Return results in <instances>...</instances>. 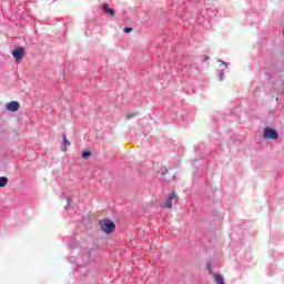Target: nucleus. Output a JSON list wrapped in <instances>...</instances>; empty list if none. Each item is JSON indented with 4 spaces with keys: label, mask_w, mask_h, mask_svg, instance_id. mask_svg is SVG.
Wrapping results in <instances>:
<instances>
[{
    "label": "nucleus",
    "mask_w": 284,
    "mask_h": 284,
    "mask_svg": "<svg viewBox=\"0 0 284 284\" xmlns=\"http://www.w3.org/2000/svg\"><path fill=\"white\" fill-rule=\"evenodd\" d=\"M100 229L102 232H105V234H112V232L116 230V225L110 220H102L100 221Z\"/></svg>",
    "instance_id": "f257e3e1"
},
{
    "label": "nucleus",
    "mask_w": 284,
    "mask_h": 284,
    "mask_svg": "<svg viewBox=\"0 0 284 284\" xmlns=\"http://www.w3.org/2000/svg\"><path fill=\"white\" fill-rule=\"evenodd\" d=\"M263 135L266 140L272 139L273 141H276V139H278V132L274 129H270V126L264 128Z\"/></svg>",
    "instance_id": "f03ea898"
},
{
    "label": "nucleus",
    "mask_w": 284,
    "mask_h": 284,
    "mask_svg": "<svg viewBox=\"0 0 284 284\" xmlns=\"http://www.w3.org/2000/svg\"><path fill=\"white\" fill-rule=\"evenodd\" d=\"M11 54L16 59V62L19 63V61L26 57V50L23 48H18L13 50Z\"/></svg>",
    "instance_id": "7ed1b4c3"
},
{
    "label": "nucleus",
    "mask_w": 284,
    "mask_h": 284,
    "mask_svg": "<svg viewBox=\"0 0 284 284\" xmlns=\"http://www.w3.org/2000/svg\"><path fill=\"white\" fill-rule=\"evenodd\" d=\"M176 199H179V196L175 192L170 193L168 200L165 201V207H168V210H172V201H176Z\"/></svg>",
    "instance_id": "20e7f679"
},
{
    "label": "nucleus",
    "mask_w": 284,
    "mask_h": 284,
    "mask_svg": "<svg viewBox=\"0 0 284 284\" xmlns=\"http://www.w3.org/2000/svg\"><path fill=\"white\" fill-rule=\"evenodd\" d=\"M20 104L17 101H11L7 104V110L9 112H17L19 111Z\"/></svg>",
    "instance_id": "39448f33"
},
{
    "label": "nucleus",
    "mask_w": 284,
    "mask_h": 284,
    "mask_svg": "<svg viewBox=\"0 0 284 284\" xmlns=\"http://www.w3.org/2000/svg\"><path fill=\"white\" fill-rule=\"evenodd\" d=\"M63 144L61 146L62 152H68V148H70L71 143L68 141V136L65 134L62 135Z\"/></svg>",
    "instance_id": "423d86ee"
},
{
    "label": "nucleus",
    "mask_w": 284,
    "mask_h": 284,
    "mask_svg": "<svg viewBox=\"0 0 284 284\" xmlns=\"http://www.w3.org/2000/svg\"><path fill=\"white\" fill-rule=\"evenodd\" d=\"M102 10H103V12H106V14H110V17H114L116 13L113 11V9L112 8H110V4H108V3H104L103 6H102Z\"/></svg>",
    "instance_id": "0eeeda50"
},
{
    "label": "nucleus",
    "mask_w": 284,
    "mask_h": 284,
    "mask_svg": "<svg viewBox=\"0 0 284 284\" xmlns=\"http://www.w3.org/2000/svg\"><path fill=\"white\" fill-rule=\"evenodd\" d=\"M214 281L216 284H225V281L223 280V275L221 274H214Z\"/></svg>",
    "instance_id": "6e6552de"
},
{
    "label": "nucleus",
    "mask_w": 284,
    "mask_h": 284,
    "mask_svg": "<svg viewBox=\"0 0 284 284\" xmlns=\"http://www.w3.org/2000/svg\"><path fill=\"white\" fill-rule=\"evenodd\" d=\"M8 185V178L1 176L0 178V187H6Z\"/></svg>",
    "instance_id": "1a4fd4ad"
},
{
    "label": "nucleus",
    "mask_w": 284,
    "mask_h": 284,
    "mask_svg": "<svg viewBox=\"0 0 284 284\" xmlns=\"http://www.w3.org/2000/svg\"><path fill=\"white\" fill-rule=\"evenodd\" d=\"M90 156H92V152L91 151L82 152V159H90Z\"/></svg>",
    "instance_id": "9d476101"
},
{
    "label": "nucleus",
    "mask_w": 284,
    "mask_h": 284,
    "mask_svg": "<svg viewBox=\"0 0 284 284\" xmlns=\"http://www.w3.org/2000/svg\"><path fill=\"white\" fill-rule=\"evenodd\" d=\"M168 172H169L168 168L164 166V171L161 172L162 176L168 174Z\"/></svg>",
    "instance_id": "9b49d317"
},
{
    "label": "nucleus",
    "mask_w": 284,
    "mask_h": 284,
    "mask_svg": "<svg viewBox=\"0 0 284 284\" xmlns=\"http://www.w3.org/2000/svg\"><path fill=\"white\" fill-rule=\"evenodd\" d=\"M124 32H132V28H129V27H126V28H124Z\"/></svg>",
    "instance_id": "f8f14e48"
},
{
    "label": "nucleus",
    "mask_w": 284,
    "mask_h": 284,
    "mask_svg": "<svg viewBox=\"0 0 284 284\" xmlns=\"http://www.w3.org/2000/svg\"><path fill=\"white\" fill-rule=\"evenodd\" d=\"M134 116H136V114H133V115H125V119H134Z\"/></svg>",
    "instance_id": "ddd939ff"
},
{
    "label": "nucleus",
    "mask_w": 284,
    "mask_h": 284,
    "mask_svg": "<svg viewBox=\"0 0 284 284\" xmlns=\"http://www.w3.org/2000/svg\"><path fill=\"white\" fill-rule=\"evenodd\" d=\"M221 63H222V65H225V68H227V63L226 62L222 61Z\"/></svg>",
    "instance_id": "4468645a"
}]
</instances>
